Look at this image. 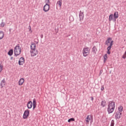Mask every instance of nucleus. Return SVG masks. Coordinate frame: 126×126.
<instances>
[{
  "label": "nucleus",
  "instance_id": "obj_1",
  "mask_svg": "<svg viewBox=\"0 0 126 126\" xmlns=\"http://www.w3.org/2000/svg\"><path fill=\"white\" fill-rule=\"evenodd\" d=\"M108 107L107 108V112L108 114H112L115 110V102L114 101H109Z\"/></svg>",
  "mask_w": 126,
  "mask_h": 126
},
{
  "label": "nucleus",
  "instance_id": "obj_2",
  "mask_svg": "<svg viewBox=\"0 0 126 126\" xmlns=\"http://www.w3.org/2000/svg\"><path fill=\"white\" fill-rule=\"evenodd\" d=\"M14 55L15 57H17L21 54V48L19 46V45H16L14 48Z\"/></svg>",
  "mask_w": 126,
  "mask_h": 126
},
{
  "label": "nucleus",
  "instance_id": "obj_3",
  "mask_svg": "<svg viewBox=\"0 0 126 126\" xmlns=\"http://www.w3.org/2000/svg\"><path fill=\"white\" fill-rule=\"evenodd\" d=\"M90 53V49L89 47L84 48L83 50V54L84 57H87Z\"/></svg>",
  "mask_w": 126,
  "mask_h": 126
},
{
  "label": "nucleus",
  "instance_id": "obj_4",
  "mask_svg": "<svg viewBox=\"0 0 126 126\" xmlns=\"http://www.w3.org/2000/svg\"><path fill=\"white\" fill-rule=\"evenodd\" d=\"M29 115H30V111L28 109L26 110L23 114V119H24L25 120L27 119V118L29 117Z\"/></svg>",
  "mask_w": 126,
  "mask_h": 126
},
{
  "label": "nucleus",
  "instance_id": "obj_5",
  "mask_svg": "<svg viewBox=\"0 0 126 126\" xmlns=\"http://www.w3.org/2000/svg\"><path fill=\"white\" fill-rule=\"evenodd\" d=\"M43 10L45 12H47V11L50 10V4L49 3H46V4L43 7Z\"/></svg>",
  "mask_w": 126,
  "mask_h": 126
},
{
  "label": "nucleus",
  "instance_id": "obj_6",
  "mask_svg": "<svg viewBox=\"0 0 126 126\" xmlns=\"http://www.w3.org/2000/svg\"><path fill=\"white\" fill-rule=\"evenodd\" d=\"M25 61V60H24V58L23 57H21L18 62L19 65H23V63H24Z\"/></svg>",
  "mask_w": 126,
  "mask_h": 126
},
{
  "label": "nucleus",
  "instance_id": "obj_7",
  "mask_svg": "<svg viewBox=\"0 0 126 126\" xmlns=\"http://www.w3.org/2000/svg\"><path fill=\"white\" fill-rule=\"evenodd\" d=\"M121 117L122 112H119V111H118L116 113L115 119H116V120H118V119H121Z\"/></svg>",
  "mask_w": 126,
  "mask_h": 126
},
{
  "label": "nucleus",
  "instance_id": "obj_8",
  "mask_svg": "<svg viewBox=\"0 0 126 126\" xmlns=\"http://www.w3.org/2000/svg\"><path fill=\"white\" fill-rule=\"evenodd\" d=\"M31 53L32 57H35V56L38 55V50H34H34H31Z\"/></svg>",
  "mask_w": 126,
  "mask_h": 126
},
{
  "label": "nucleus",
  "instance_id": "obj_9",
  "mask_svg": "<svg viewBox=\"0 0 126 126\" xmlns=\"http://www.w3.org/2000/svg\"><path fill=\"white\" fill-rule=\"evenodd\" d=\"M79 18L80 21L83 20V18H84V14H83V12H82L81 11H80Z\"/></svg>",
  "mask_w": 126,
  "mask_h": 126
},
{
  "label": "nucleus",
  "instance_id": "obj_10",
  "mask_svg": "<svg viewBox=\"0 0 126 126\" xmlns=\"http://www.w3.org/2000/svg\"><path fill=\"white\" fill-rule=\"evenodd\" d=\"M31 50H33V52H35V50H36V44L32 43L31 45Z\"/></svg>",
  "mask_w": 126,
  "mask_h": 126
},
{
  "label": "nucleus",
  "instance_id": "obj_11",
  "mask_svg": "<svg viewBox=\"0 0 126 126\" xmlns=\"http://www.w3.org/2000/svg\"><path fill=\"white\" fill-rule=\"evenodd\" d=\"M33 106V103L32 101H29L27 104V107L29 109H31Z\"/></svg>",
  "mask_w": 126,
  "mask_h": 126
},
{
  "label": "nucleus",
  "instance_id": "obj_12",
  "mask_svg": "<svg viewBox=\"0 0 126 126\" xmlns=\"http://www.w3.org/2000/svg\"><path fill=\"white\" fill-rule=\"evenodd\" d=\"M111 41H112V37H108L105 41V45L109 46V44H110Z\"/></svg>",
  "mask_w": 126,
  "mask_h": 126
},
{
  "label": "nucleus",
  "instance_id": "obj_13",
  "mask_svg": "<svg viewBox=\"0 0 126 126\" xmlns=\"http://www.w3.org/2000/svg\"><path fill=\"white\" fill-rule=\"evenodd\" d=\"M92 116L88 115L86 118V122L87 123H89V121H92Z\"/></svg>",
  "mask_w": 126,
  "mask_h": 126
},
{
  "label": "nucleus",
  "instance_id": "obj_14",
  "mask_svg": "<svg viewBox=\"0 0 126 126\" xmlns=\"http://www.w3.org/2000/svg\"><path fill=\"white\" fill-rule=\"evenodd\" d=\"M5 85V80L3 79L0 83L1 88L4 87Z\"/></svg>",
  "mask_w": 126,
  "mask_h": 126
},
{
  "label": "nucleus",
  "instance_id": "obj_15",
  "mask_svg": "<svg viewBox=\"0 0 126 126\" xmlns=\"http://www.w3.org/2000/svg\"><path fill=\"white\" fill-rule=\"evenodd\" d=\"M113 16L115 18V20H116V19H117V18H118L119 17V12L118 11L115 12L114 13Z\"/></svg>",
  "mask_w": 126,
  "mask_h": 126
},
{
  "label": "nucleus",
  "instance_id": "obj_16",
  "mask_svg": "<svg viewBox=\"0 0 126 126\" xmlns=\"http://www.w3.org/2000/svg\"><path fill=\"white\" fill-rule=\"evenodd\" d=\"M24 83V78H21L19 81V85H22Z\"/></svg>",
  "mask_w": 126,
  "mask_h": 126
},
{
  "label": "nucleus",
  "instance_id": "obj_17",
  "mask_svg": "<svg viewBox=\"0 0 126 126\" xmlns=\"http://www.w3.org/2000/svg\"><path fill=\"white\" fill-rule=\"evenodd\" d=\"M32 105H33V110H35V108H36V99L35 98L33 99Z\"/></svg>",
  "mask_w": 126,
  "mask_h": 126
},
{
  "label": "nucleus",
  "instance_id": "obj_18",
  "mask_svg": "<svg viewBox=\"0 0 126 126\" xmlns=\"http://www.w3.org/2000/svg\"><path fill=\"white\" fill-rule=\"evenodd\" d=\"M3 37H4V33H3V32L0 31V40H1Z\"/></svg>",
  "mask_w": 126,
  "mask_h": 126
},
{
  "label": "nucleus",
  "instance_id": "obj_19",
  "mask_svg": "<svg viewBox=\"0 0 126 126\" xmlns=\"http://www.w3.org/2000/svg\"><path fill=\"white\" fill-rule=\"evenodd\" d=\"M8 56H12V55H13V49H10L8 52Z\"/></svg>",
  "mask_w": 126,
  "mask_h": 126
},
{
  "label": "nucleus",
  "instance_id": "obj_20",
  "mask_svg": "<svg viewBox=\"0 0 126 126\" xmlns=\"http://www.w3.org/2000/svg\"><path fill=\"white\" fill-rule=\"evenodd\" d=\"M124 110V107L123 106H120L118 107V112L122 113V111Z\"/></svg>",
  "mask_w": 126,
  "mask_h": 126
},
{
  "label": "nucleus",
  "instance_id": "obj_21",
  "mask_svg": "<svg viewBox=\"0 0 126 126\" xmlns=\"http://www.w3.org/2000/svg\"><path fill=\"white\" fill-rule=\"evenodd\" d=\"M114 15L113 14H111L109 16V20L110 21H112L114 19Z\"/></svg>",
  "mask_w": 126,
  "mask_h": 126
},
{
  "label": "nucleus",
  "instance_id": "obj_22",
  "mask_svg": "<svg viewBox=\"0 0 126 126\" xmlns=\"http://www.w3.org/2000/svg\"><path fill=\"white\" fill-rule=\"evenodd\" d=\"M105 106H106V101L105 100L102 101L101 103V106L104 107Z\"/></svg>",
  "mask_w": 126,
  "mask_h": 126
},
{
  "label": "nucleus",
  "instance_id": "obj_23",
  "mask_svg": "<svg viewBox=\"0 0 126 126\" xmlns=\"http://www.w3.org/2000/svg\"><path fill=\"white\" fill-rule=\"evenodd\" d=\"M92 52H93L94 54H96V52H97V48H96V46H94Z\"/></svg>",
  "mask_w": 126,
  "mask_h": 126
},
{
  "label": "nucleus",
  "instance_id": "obj_24",
  "mask_svg": "<svg viewBox=\"0 0 126 126\" xmlns=\"http://www.w3.org/2000/svg\"><path fill=\"white\" fill-rule=\"evenodd\" d=\"M111 49H112V47H110L109 46L107 48V54H108V55H110L111 54V51H110Z\"/></svg>",
  "mask_w": 126,
  "mask_h": 126
},
{
  "label": "nucleus",
  "instance_id": "obj_25",
  "mask_svg": "<svg viewBox=\"0 0 126 126\" xmlns=\"http://www.w3.org/2000/svg\"><path fill=\"white\" fill-rule=\"evenodd\" d=\"M74 121H75V119L74 118H70L68 120V123H70L71 122H74Z\"/></svg>",
  "mask_w": 126,
  "mask_h": 126
},
{
  "label": "nucleus",
  "instance_id": "obj_26",
  "mask_svg": "<svg viewBox=\"0 0 126 126\" xmlns=\"http://www.w3.org/2000/svg\"><path fill=\"white\" fill-rule=\"evenodd\" d=\"M113 44H114V41H113V40H111V41H110V45L108 47L112 48V46H113Z\"/></svg>",
  "mask_w": 126,
  "mask_h": 126
},
{
  "label": "nucleus",
  "instance_id": "obj_27",
  "mask_svg": "<svg viewBox=\"0 0 126 126\" xmlns=\"http://www.w3.org/2000/svg\"><path fill=\"white\" fill-rule=\"evenodd\" d=\"M57 4H59V6H62V0L58 1Z\"/></svg>",
  "mask_w": 126,
  "mask_h": 126
},
{
  "label": "nucleus",
  "instance_id": "obj_28",
  "mask_svg": "<svg viewBox=\"0 0 126 126\" xmlns=\"http://www.w3.org/2000/svg\"><path fill=\"white\" fill-rule=\"evenodd\" d=\"M4 25H5V23H4V22H2L0 24V27H4Z\"/></svg>",
  "mask_w": 126,
  "mask_h": 126
},
{
  "label": "nucleus",
  "instance_id": "obj_29",
  "mask_svg": "<svg viewBox=\"0 0 126 126\" xmlns=\"http://www.w3.org/2000/svg\"><path fill=\"white\" fill-rule=\"evenodd\" d=\"M3 67V66L1 65V64H0V73L2 71V68Z\"/></svg>",
  "mask_w": 126,
  "mask_h": 126
},
{
  "label": "nucleus",
  "instance_id": "obj_30",
  "mask_svg": "<svg viewBox=\"0 0 126 126\" xmlns=\"http://www.w3.org/2000/svg\"><path fill=\"white\" fill-rule=\"evenodd\" d=\"M115 126V121L114 120H112L110 126Z\"/></svg>",
  "mask_w": 126,
  "mask_h": 126
},
{
  "label": "nucleus",
  "instance_id": "obj_31",
  "mask_svg": "<svg viewBox=\"0 0 126 126\" xmlns=\"http://www.w3.org/2000/svg\"><path fill=\"white\" fill-rule=\"evenodd\" d=\"M103 58H105V59H108V54H105L104 56H103Z\"/></svg>",
  "mask_w": 126,
  "mask_h": 126
},
{
  "label": "nucleus",
  "instance_id": "obj_32",
  "mask_svg": "<svg viewBox=\"0 0 126 126\" xmlns=\"http://www.w3.org/2000/svg\"><path fill=\"white\" fill-rule=\"evenodd\" d=\"M107 58H104V61H103L104 63H106V62L107 61Z\"/></svg>",
  "mask_w": 126,
  "mask_h": 126
},
{
  "label": "nucleus",
  "instance_id": "obj_33",
  "mask_svg": "<svg viewBox=\"0 0 126 126\" xmlns=\"http://www.w3.org/2000/svg\"><path fill=\"white\" fill-rule=\"evenodd\" d=\"M29 29L30 31H31V32H32V31L31 30V26H29Z\"/></svg>",
  "mask_w": 126,
  "mask_h": 126
},
{
  "label": "nucleus",
  "instance_id": "obj_34",
  "mask_svg": "<svg viewBox=\"0 0 126 126\" xmlns=\"http://www.w3.org/2000/svg\"><path fill=\"white\" fill-rule=\"evenodd\" d=\"M101 91H103V90H104V87H101Z\"/></svg>",
  "mask_w": 126,
  "mask_h": 126
},
{
  "label": "nucleus",
  "instance_id": "obj_35",
  "mask_svg": "<svg viewBox=\"0 0 126 126\" xmlns=\"http://www.w3.org/2000/svg\"><path fill=\"white\" fill-rule=\"evenodd\" d=\"M46 3H50V0H47Z\"/></svg>",
  "mask_w": 126,
  "mask_h": 126
},
{
  "label": "nucleus",
  "instance_id": "obj_36",
  "mask_svg": "<svg viewBox=\"0 0 126 126\" xmlns=\"http://www.w3.org/2000/svg\"><path fill=\"white\" fill-rule=\"evenodd\" d=\"M92 101H93L94 100V98H93V96L91 97Z\"/></svg>",
  "mask_w": 126,
  "mask_h": 126
},
{
  "label": "nucleus",
  "instance_id": "obj_37",
  "mask_svg": "<svg viewBox=\"0 0 126 126\" xmlns=\"http://www.w3.org/2000/svg\"><path fill=\"white\" fill-rule=\"evenodd\" d=\"M40 37H41V39H42V38H43V37H44V35H43V34H41V35H40Z\"/></svg>",
  "mask_w": 126,
  "mask_h": 126
},
{
  "label": "nucleus",
  "instance_id": "obj_38",
  "mask_svg": "<svg viewBox=\"0 0 126 126\" xmlns=\"http://www.w3.org/2000/svg\"><path fill=\"white\" fill-rule=\"evenodd\" d=\"M9 32H10H10H11V29H9Z\"/></svg>",
  "mask_w": 126,
  "mask_h": 126
},
{
  "label": "nucleus",
  "instance_id": "obj_39",
  "mask_svg": "<svg viewBox=\"0 0 126 126\" xmlns=\"http://www.w3.org/2000/svg\"><path fill=\"white\" fill-rule=\"evenodd\" d=\"M13 59V57H11L10 60H12Z\"/></svg>",
  "mask_w": 126,
  "mask_h": 126
},
{
  "label": "nucleus",
  "instance_id": "obj_40",
  "mask_svg": "<svg viewBox=\"0 0 126 126\" xmlns=\"http://www.w3.org/2000/svg\"><path fill=\"white\" fill-rule=\"evenodd\" d=\"M68 36H70V35H67L66 37H68Z\"/></svg>",
  "mask_w": 126,
  "mask_h": 126
},
{
  "label": "nucleus",
  "instance_id": "obj_41",
  "mask_svg": "<svg viewBox=\"0 0 126 126\" xmlns=\"http://www.w3.org/2000/svg\"><path fill=\"white\" fill-rule=\"evenodd\" d=\"M100 73H101V71L100 72Z\"/></svg>",
  "mask_w": 126,
  "mask_h": 126
}]
</instances>
